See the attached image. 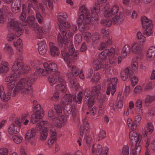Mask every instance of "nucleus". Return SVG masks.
Returning <instances> with one entry per match:
<instances>
[{"label": "nucleus", "instance_id": "1", "mask_svg": "<svg viewBox=\"0 0 155 155\" xmlns=\"http://www.w3.org/2000/svg\"><path fill=\"white\" fill-rule=\"evenodd\" d=\"M19 78V76L15 73L6 76L5 81L8 82V92L5 93L3 86H0V100L4 102L8 101L10 98L11 92H12V96H15L19 92L28 94L32 91L33 88L31 85L36 80V77H34L33 75L28 76L21 78L17 83Z\"/></svg>", "mask_w": 155, "mask_h": 155}, {"label": "nucleus", "instance_id": "2", "mask_svg": "<svg viewBox=\"0 0 155 155\" xmlns=\"http://www.w3.org/2000/svg\"><path fill=\"white\" fill-rule=\"evenodd\" d=\"M61 33L62 36L59 33L58 36V41L60 45H63L64 44L67 48H63L61 51V54L63 58L64 61L68 65H70L69 62L68 61V58L70 57L73 60L76 59L79 54L78 51L75 50L74 47L73 42L71 41H67V37L66 36L67 32L65 29L61 25H59Z\"/></svg>", "mask_w": 155, "mask_h": 155}, {"label": "nucleus", "instance_id": "3", "mask_svg": "<svg viewBox=\"0 0 155 155\" xmlns=\"http://www.w3.org/2000/svg\"><path fill=\"white\" fill-rule=\"evenodd\" d=\"M78 15V18L77 22L79 30L83 31L89 29V28L88 25L92 24L94 22L91 20L90 21H88L89 20L90 21L91 20V17L90 14V11L86 6L82 5L80 7Z\"/></svg>", "mask_w": 155, "mask_h": 155}, {"label": "nucleus", "instance_id": "4", "mask_svg": "<svg viewBox=\"0 0 155 155\" xmlns=\"http://www.w3.org/2000/svg\"><path fill=\"white\" fill-rule=\"evenodd\" d=\"M119 7L115 5L111 6L106 5L102 10L104 16L105 17L110 18L114 16L112 18L113 24H120L123 21L124 16V13L120 12L118 15H116L118 12Z\"/></svg>", "mask_w": 155, "mask_h": 155}, {"label": "nucleus", "instance_id": "5", "mask_svg": "<svg viewBox=\"0 0 155 155\" xmlns=\"http://www.w3.org/2000/svg\"><path fill=\"white\" fill-rule=\"evenodd\" d=\"M101 89V86L98 84L94 87L91 91L88 88L85 90L84 93V100L89 106H91L94 104V96L97 94Z\"/></svg>", "mask_w": 155, "mask_h": 155}, {"label": "nucleus", "instance_id": "6", "mask_svg": "<svg viewBox=\"0 0 155 155\" xmlns=\"http://www.w3.org/2000/svg\"><path fill=\"white\" fill-rule=\"evenodd\" d=\"M34 105L33 110L34 114L32 115L31 120V122L34 124L39 119L42 118L44 116L43 112L41 109V107L37 104V101L35 100L33 102Z\"/></svg>", "mask_w": 155, "mask_h": 155}, {"label": "nucleus", "instance_id": "7", "mask_svg": "<svg viewBox=\"0 0 155 155\" xmlns=\"http://www.w3.org/2000/svg\"><path fill=\"white\" fill-rule=\"evenodd\" d=\"M109 148L106 146H102L99 144H94L92 147V155H108Z\"/></svg>", "mask_w": 155, "mask_h": 155}, {"label": "nucleus", "instance_id": "8", "mask_svg": "<svg viewBox=\"0 0 155 155\" xmlns=\"http://www.w3.org/2000/svg\"><path fill=\"white\" fill-rule=\"evenodd\" d=\"M124 101V96L121 94H119L117 96V99L114 102H110L109 103V106L112 108L115 111L118 109H120L123 107Z\"/></svg>", "mask_w": 155, "mask_h": 155}, {"label": "nucleus", "instance_id": "9", "mask_svg": "<svg viewBox=\"0 0 155 155\" xmlns=\"http://www.w3.org/2000/svg\"><path fill=\"white\" fill-rule=\"evenodd\" d=\"M36 130L32 129L28 130L25 135V138L32 146H35L36 144V139L35 137L36 135Z\"/></svg>", "mask_w": 155, "mask_h": 155}, {"label": "nucleus", "instance_id": "10", "mask_svg": "<svg viewBox=\"0 0 155 155\" xmlns=\"http://www.w3.org/2000/svg\"><path fill=\"white\" fill-rule=\"evenodd\" d=\"M91 10V20L94 21H97L98 19V14L97 12L100 10V4L97 3H95L93 4L90 8ZM91 20H89L88 21H90Z\"/></svg>", "mask_w": 155, "mask_h": 155}, {"label": "nucleus", "instance_id": "11", "mask_svg": "<svg viewBox=\"0 0 155 155\" xmlns=\"http://www.w3.org/2000/svg\"><path fill=\"white\" fill-rule=\"evenodd\" d=\"M129 139L132 144H137L141 141L142 137L140 134H137L136 131L131 130L129 133Z\"/></svg>", "mask_w": 155, "mask_h": 155}, {"label": "nucleus", "instance_id": "12", "mask_svg": "<svg viewBox=\"0 0 155 155\" xmlns=\"http://www.w3.org/2000/svg\"><path fill=\"white\" fill-rule=\"evenodd\" d=\"M67 117L65 116L62 115L56 118L54 120L53 123L54 126L57 128H61L64 127L67 122Z\"/></svg>", "mask_w": 155, "mask_h": 155}, {"label": "nucleus", "instance_id": "13", "mask_svg": "<svg viewBox=\"0 0 155 155\" xmlns=\"http://www.w3.org/2000/svg\"><path fill=\"white\" fill-rule=\"evenodd\" d=\"M30 28L35 31L37 38L41 39L43 38V35L44 33L42 30V27L40 26L37 23H35L32 24Z\"/></svg>", "mask_w": 155, "mask_h": 155}, {"label": "nucleus", "instance_id": "14", "mask_svg": "<svg viewBox=\"0 0 155 155\" xmlns=\"http://www.w3.org/2000/svg\"><path fill=\"white\" fill-rule=\"evenodd\" d=\"M131 51L134 53L138 55L142 54L143 49L141 44L134 42L131 43Z\"/></svg>", "mask_w": 155, "mask_h": 155}, {"label": "nucleus", "instance_id": "15", "mask_svg": "<svg viewBox=\"0 0 155 155\" xmlns=\"http://www.w3.org/2000/svg\"><path fill=\"white\" fill-rule=\"evenodd\" d=\"M23 58L21 56H19L14 62L12 66V69L13 71L20 70L23 65Z\"/></svg>", "mask_w": 155, "mask_h": 155}, {"label": "nucleus", "instance_id": "16", "mask_svg": "<svg viewBox=\"0 0 155 155\" xmlns=\"http://www.w3.org/2000/svg\"><path fill=\"white\" fill-rule=\"evenodd\" d=\"M154 130V127L152 123L148 122L146 127H143L142 129V132L145 137L147 136L148 134H151Z\"/></svg>", "mask_w": 155, "mask_h": 155}, {"label": "nucleus", "instance_id": "17", "mask_svg": "<svg viewBox=\"0 0 155 155\" xmlns=\"http://www.w3.org/2000/svg\"><path fill=\"white\" fill-rule=\"evenodd\" d=\"M107 62L106 61H103L101 62L97 59L94 60L93 62L92 66L94 69L97 71L101 68L104 70V66H106Z\"/></svg>", "mask_w": 155, "mask_h": 155}, {"label": "nucleus", "instance_id": "18", "mask_svg": "<svg viewBox=\"0 0 155 155\" xmlns=\"http://www.w3.org/2000/svg\"><path fill=\"white\" fill-rule=\"evenodd\" d=\"M21 6V0H13L11 5L12 11L14 13H18L19 11Z\"/></svg>", "mask_w": 155, "mask_h": 155}, {"label": "nucleus", "instance_id": "19", "mask_svg": "<svg viewBox=\"0 0 155 155\" xmlns=\"http://www.w3.org/2000/svg\"><path fill=\"white\" fill-rule=\"evenodd\" d=\"M78 58L75 60H73L71 57H69L68 58V61L70 62V65H68L66 62L68 66L70 67L69 68V69L72 71L75 76H77L79 74L80 70L78 68H77L75 66L72 65V63L73 62L75 61Z\"/></svg>", "mask_w": 155, "mask_h": 155}, {"label": "nucleus", "instance_id": "20", "mask_svg": "<svg viewBox=\"0 0 155 155\" xmlns=\"http://www.w3.org/2000/svg\"><path fill=\"white\" fill-rule=\"evenodd\" d=\"M38 50L39 53L41 55H44L46 52L47 47L46 42L44 41L38 42Z\"/></svg>", "mask_w": 155, "mask_h": 155}, {"label": "nucleus", "instance_id": "21", "mask_svg": "<svg viewBox=\"0 0 155 155\" xmlns=\"http://www.w3.org/2000/svg\"><path fill=\"white\" fill-rule=\"evenodd\" d=\"M43 66L46 70L49 71L50 72H56L58 69L57 65L54 63H51L49 64L46 62L44 63L43 64Z\"/></svg>", "mask_w": 155, "mask_h": 155}, {"label": "nucleus", "instance_id": "22", "mask_svg": "<svg viewBox=\"0 0 155 155\" xmlns=\"http://www.w3.org/2000/svg\"><path fill=\"white\" fill-rule=\"evenodd\" d=\"M51 54L53 56L58 55L60 54V51L59 48L55 44L52 42H50L49 43Z\"/></svg>", "mask_w": 155, "mask_h": 155}, {"label": "nucleus", "instance_id": "23", "mask_svg": "<svg viewBox=\"0 0 155 155\" xmlns=\"http://www.w3.org/2000/svg\"><path fill=\"white\" fill-rule=\"evenodd\" d=\"M65 106L64 107L63 110V111L66 114L72 113L73 118H74L75 116L76 113L75 112V109L73 108L72 106L69 104H65Z\"/></svg>", "mask_w": 155, "mask_h": 155}, {"label": "nucleus", "instance_id": "24", "mask_svg": "<svg viewBox=\"0 0 155 155\" xmlns=\"http://www.w3.org/2000/svg\"><path fill=\"white\" fill-rule=\"evenodd\" d=\"M104 70L110 75H115L118 73L117 70L111 66L109 65L107 63L106 66H104Z\"/></svg>", "mask_w": 155, "mask_h": 155}, {"label": "nucleus", "instance_id": "25", "mask_svg": "<svg viewBox=\"0 0 155 155\" xmlns=\"http://www.w3.org/2000/svg\"><path fill=\"white\" fill-rule=\"evenodd\" d=\"M73 94L72 95L71 94H67L62 99L60 102V104L63 105L69 104V103L72 102L73 100Z\"/></svg>", "mask_w": 155, "mask_h": 155}, {"label": "nucleus", "instance_id": "26", "mask_svg": "<svg viewBox=\"0 0 155 155\" xmlns=\"http://www.w3.org/2000/svg\"><path fill=\"white\" fill-rule=\"evenodd\" d=\"M155 56V47L151 46L148 49L147 53L146 56L150 60L153 59Z\"/></svg>", "mask_w": 155, "mask_h": 155}, {"label": "nucleus", "instance_id": "27", "mask_svg": "<svg viewBox=\"0 0 155 155\" xmlns=\"http://www.w3.org/2000/svg\"><path fill=\"white\" fill-rule=\"evenodd\" d=\"M19 22L15 19H13L10 21L7 25V27L9 29H15L19 25Z\"/></svg>", "mask_w": 155, "mask_h": 155}, {"label": "nucleus", "instance_id": "28", "mask_svg": "<svg viewBox=\"0 0 155 155\" xmlns=\"http://www.w3.org/2000/svg\"><path fill=\"white\" fill-rule=\"evenodd\" d=\"M130 74L129 69L127 68L121 71L120 76L123 81L126 80Z\"/></svg>", "mask_w": 155, "mask_h": 155}, {"label": "nucleus", "instance_id": "29", "mask_svg": "<svg viewBox=\"0 0 155 155\" xmlns=\"http://www.w3.org/2000/svg\"><path fill=\"white\" fill-rule=\"evenodd\" d=\"M20 131L19 127L15 126L14 124H11L8 128V132L10 134H17Z\"/></svg>", "mask_w": 155, "mask_h": 155}, {"label": "nucleus", "instance_id": "30", "mask_svg": "<svg viewBox=\"0 0 155 155\" xmlns=\"http://www.w3.org/2000/svg\"><path fill=\"white\" fill-rule=\"evenodd\" d=\"M82 123L83 125L80 127V134L81 136L83 135L85 130H87L89 129V125L87 119L83 120Z\"/></svg>", "mask_w": 155, "mask_h": 155}, {"label": "nucleus", "instance_id": "31", "mask_svg": "<svg viewBox=\"0 0 155 155\" xmlns=\"http://www.w3.org/2000/svg\"><path fill=\"white\" fill-rule=\"evenodd\" d=\"M48 129L47 127H44L40 133L39 138L42 141H44L46 140L48 136Z\"/></svg>", "mask_w": 155, "mask_h": 155}, {"label": "nucleus", "instance_id": "32", "mask_svg": "<svg viewBox=\"0 0 155 155\" xmlns=\"http://www.w3.org/2000/svg\"><path fill=\"white\" fill-rule=\"evenodd\" d=\"M4 52L9 55H13L14 51L11 45L8 43H7L5 45L3 48Z\"/></svg>", "mask_w": 155, "mask_h": 155}, {"label": "nucleus", "instance_id": "33", "mask_svg": "<svg viewBox=\"0 0 155 155\" xmlns=\"http://www.w3.org/2000/svg\"><path fill=\"white\" fill-rule=\"evenodd\" d=\"M57 139L56 133L55 130L52 132L51 136L48 141V145L49 147H52L53 143Z\"/></svg>", "mask_w": 155, "mask_h": 155}, {"label": "nucleus", "instance_id": "34", "mask_svg": "<svg viewBox=\"0 0 155 155\" xmlns=\"http://www.w3.org/2000/svg\"><path fill=\"white\" fill-rule=\"evenodd\" d=\"M9 64L7 62L3 63L0 66V73H6L9 69Z\"/></svg>", "mask_w": 155, "mask_h": 155}, {"label": "nucleus", "instance_id": "35", "mask_svg": "<svg viewBox=\"0 0 155 155\" xmlns=\"http://www.w3.org/2000/svg\"><path fill=\"white\" fill-rule=\"evenodd\" d=\"M130 46L128 44H126L123 47L121 52V54L122 57L126 58L130 52Z\"/></svg>", "mask_w": 155, "mask_h": 155}, {"label": "nucleus", "instance_id": "36", "mask_svg": "<svg viewBox=\"0 0 155 155\" xmlns=\"http://www.w3.org/2000/svg\"><path fill=\"white\" fill-rule=\"evenodd\" d=\"M132 152L133 155H140L141 146L138 144H132Z\"/></svg>", "mask_w": 155, "mask_h": 155}, {"label": "nucleus", "instance_id": "37", "mask_svg": "<svg viewBox=\"0 0 155 155\" xmlns=\"http://www.w3.org/2000/svg\"><path fill=\"white\" fill-rule=\"evenodd\" d=\"M58 79V75L56 74H53L49 76L48 80L50 85L53 86L57 82Z\"/></svg>", "mask_w": 155, "mask_h": 155}, {"label": "nucleus", "instance_id": "38", "mask_svg": "<svg viewBox=\"0 0 155 155\" xmlns=\"http://www.w3.org/2000/svg\"><path fill=\"white\" fill-rule=\"evenodd\" d=\"M117 77H114L111 78H110L109 80L111 82L112 84V87L111 89V94L113 95L114 94L116 90V84L117 81Z\"/></svg>", "mask_w": 155, "mask_h": 155}, {"label": "nucleus", "instance_id": "39", "mask_svg": "<svg viewBox=\"0 0 155 155\" xmlns=\"http://www.w3.org/2000/svg\"><path fill=\"white\" fill-rule=\"evenodd\" d=\"M136 38L139 42H140L141 44H144L146 41V38L140 31H139L136 34Z\"/></svg>", "mask_w": 155, "mask_h": 155}, {"label": "nucleus", "instance_id": "40", "mask_svg": "<svg viewBox=\"0 0 155 155\" xmlns=\"http://www.w3.org/2000/svg\"><path fill=\"white\" fill-rule=\"evenodd\" d=\"M76 93L73 94V100L78 104H80L82 101L83 96V94L81 92H79L78 94L76 97Z\"/></svg>", "mask_w": 155, "mask_h": 155}, {"label": "nucleus", "instance_id": "41", "mask_svg": "<svg viewBox=\"0 0 155 155\" xmlns=\"http://www.w3.org/2000/svg\"><path fill=\"white\" fill-rule=\"evenodd\" d=\"M67 15L66 13H60L57 15V18L58 22L60 24L66 20L67 18Z\"/></svg>", "mask_w": 155, "mask_h": 155}, {"label": "nucleus", "instance_id": "42", "mask_svg": "<svg viewBox=\"0 0 155 155\" xmlns=\"http://www.w3.org/2000/svg\"><path fill=\"white\" fill-rule=\"evenodd\" d=\"M66 84H60L57 85L55 87L56 89L62 93H65L67 91Z\"/></svg>", "mask_w": 155, "mask_h": 155}, {"label": "nucleus", "instance_id": "43", "mask_svg": "<svg viewBox=\"0 0 155 155\" xmlns=\"http://www.w3.org/2000/svg\"><path fill=\"white\" fill-rule=\"evenodd\" d=\"M138 61L137 59L132 60L131 63V68L133 72H136L138 71Z\"/></svg>", "mask_w": 155, "mask_h": 155}, {"label": "nucleus", "instance_id": "44", "mask_svg": "<svg viewBox=\"0 0 155 155\" xmlns=\"http://www.w3.org/2000/svg\"><path fill=\"white\" fill-rule=\"evenodd\" d=\"M154 100H155V95H147L144 99V102L146 103H151Z\"/></svg>", "mask_w": 155, "mask_h": 155}, {"label": "nucleus", "instance_id": "45", "mask_svg": "<svg viewBox=\"0 0 155 155\" xmlns=\"http://www.w3.org/2000/svg\"><path fill=\"white\" fill-rule=\"evenodd\" d=\"M36 73L35 74H39L40 73L43 76H47L48 75V74L50 73L49 71L46 70H45L43 68H38L36 71Z\"/></svg>", "mask_w": 155, "mask_h": 155}, {"label": "nucleus", "instance_id": "46", "mask_svg": "<svg viewBox=\"0 0 155 155\" xmlns=\"http://www.w3.org/2000/svg\"><path fill=\"white\" fill-rule=\"evenodd\" d=\"M155 87V82L154 81H150L144 87V90L145 91H150Z\"/></svg>", "mask_w": 155, "mask_h": 155}, {"label": "nucleus", "instance_id": "47", "mask_svg": "<svg viewBox=\"0 0 155 155\" xmlns=\"http://www.w3.org/2000/svg\"><path fill=\"white\" fill-rule=\"evenodd\" d=\"M31 69L30 67L27 64L23 65L21 71L19 72L18 73V74H20L27 73L28 71H30Z\"/></svg>", "mask_w": 155, "mask_h": 155}, {"label": "nucleus", "instance_id": "48", "mask_svg": "<svg viewBox=\"0 0 155 155\" xmlns=\"http://www.w3.org/2000/svg\"><path fill=\"white\" fill-rule=\"evenodd\" d=\"M135 106L137 108H139L138 113L141 114L142 113V110L141 109L142 107V101L140 99L137 100L135 102Z\"/></svg>", "mask_w": 155, "mask_h": 155}, {"label": "nucleus", "instance_id": "49", "mask_svg": "<svg viewBox=\"0 0 155 155\" xmlns=\"http://www.w3.org/2000/svg\"><path fill=\"white\" fill-rule=\"evenodd\" d=\"M84 140L86 143L85 148L87 149H89L90 147V144L92 140V137L90 135H88L85 137Z\"/></svg>", "mask_w": 155, "mask_h": 155}, {"label": "nucleus", "instance_id": "50", "mask_svg": "<svg viewBox=\"0 0 155 155\" xmlns=\"http://www.w3.org/2000/svg\"><path fill=\"white\" fill-rule=\"evenodd\" d=\"M100 22L101 24L108 27L110 26L113 23L112 20L111 21L110 19H103L101 20Z\"/></svg>", "mask_w": 155, "mask_h": 155}, {"label": "nucleus", "instance_id": "51", "mask_svg": "<svg viewBox=\"0 0 155 155\" xmlns=\"http://www.w3.org/2000/svg\"><path fill=\"white\" fill-rule=\"evenodd\" d=\"M14 29L15 30V35L17 37H20L24 32L23 28L19 26Z\"/></svg>", "mask_w": 155, "mask_h": 155}, {"label": "nucleus", "instance_id": "52", "mask_svg": "<svg viewBox=\"0 0 155 155\" xmlns=\"http://www.w3.org/2000/svg\"><path fill=\"white\" fill-rule=\"evenodd\" d=\"M150 20L148 19L145 16H142L141 18V21L142 27H146V23L150 24Z\"/></svg>", "mask_w": 155, "mask_h": 155}, {"label": "nucleus", "instance_id": "53", "mask_svg": "<svg viewBox=\"0 0 155 155\" xmlns=\"http://www.w3.org/2000/svg\"><path fill=\"white\" fill-rule=\"evenodd\" d=\"M69 85L71 87L74 88L76 90H77L79 87L78 83L75 79L70 81Z\"/></svg>", "mask_w": 155, "mask_h": 155}, {"label": "nucleus", "instance_id": "54", "mask_svg": "<svg viewBox=\"0 0 155 155\" xmlns=\"http://www.w3.org/2000/svg\"><path fill=\"white\" fill-rule=\"evenodd\" d=\"M106 136L105 131L104 130H101L97 135V139L99 140H102Z\"/></svg>", "mask_w": 155, "mask_h": 155}, {"label": "nucleus", "instance_id": "55", "mask_svg": "<svg viewBox=\"0 0 155 155\" xmlns=\"http://www.w3.org/2000/svg\"><path fill=\"white\" fill-rule=\"evenodd\" d=\"M64 105H61L60 103L59 104H56L54 105V108L58 114H60L62 113V108L61 106L63 107Z\"/></svg>", "mask_w": 155, "mask_h": 155}, {"label": "nucleus", "instance_id": "56", "mask_svg": "<svg viewBox=\"0 0 155 155\" xmlns=\"http://www.w3.org/2000/svg\"><path fill=\"white\" fill-rule=\"evenodd\" d=\"M48 123V122L47 121H41L37 124L36 128L37 130H40Z\"/></svg>", "mask_w": 155, "mask_h": 155}, {"label": "nucleus", "instance_id": "57", "mask_svg": "<svg viewBox=\"0 0 155 155\" xmlns=\"http://www.w3.org/2000/svg\"><path fill=\"white\" fill-rule=\"evenodd\" d=\"M87 105H88L87 104ZM93 105H94L91 106H89L88 105V107H91V108L89 109L88 112H87V113H89L91 115L94 116L97 112V107L95 106H94L92 107Z\"/></svg>", "mask_w": 155, "mask_h": 155}, {"label": "nucleus", "instance_id": "58", "mask_svg": "<svg viewBox=\"0 0 155 155\" xmlns=\"http://www.w3.org/2000/svg\"><path fill=\"white\" fill-rule=\"evenodd\" d=\"M22 7L23 11L21 13L20 16V20L23 21H25V19L26 18V15L25 12H24V11L25 10V8L26 7L25 5L23 4L22 5Z\"/></svg>", "mask_w": 155, "mask_h": 155}, {"label": "nucleus", "instance_id": "59", "mask_svg": "<svg viewBox=\"0 0 155 155\" xmlns=\"http://www.w3.org/2000/svg\"><path fill=\"white\" fill-rule=\"evenodd\" d=\"M101 75L98 72L97 73L95 74L93 76L91 80L94 82H97L101 78Z\"/></svg>", "mask_w": 155, "mask_h": 155}, {"label": "nucleus", "instance_id": "60", "mask_svg": "<svg viewBox=\"0 0 155 155\" xmlns=\"http://www.w3.org/2000/svg\"><path fill=\"white\" fill-rule=\"evenodd\" d=\"M16 37V35L14 33L10 32L8 35L7 39L8 41H12L15 39Z\"/></svg>", "mask_w": 155, "mask_h": 155}, {"label": "nucleus", "instance_id": "61", "mask_svg": "<svg viewBox=\"0 0 155 155\" xmlns=\"http://www.w3.org/2000/svg\"><path fill=\"white\" fill-rule=\"evenodd\" d=\"M13 140L16 143H19L22 142L23 138L21 136L15 135L13 137Z\"/></svg>", "mask_w": 155, "mask_h": 155}, {"label": "nucleus", "instance_id": "62", "mask_svg": "<svg viewBox=\"0 0 155 155\" xmlns=\"http://www.w3.org/2000/svg\"><path fill=\"white\" fill-rule=\"evenodd\" d=\"M9 150L6 147H3L0 148V155H8Z\"/></svg>", "mask_w": 155, "mask_h": 155}, {"label": "nucleus", "instance_id": "63", "mask_svg": "<svg viewBox=\"0 0 155 155\" xmlns=\"http://www.w3.org/2000/svg\"><path fill=\"white\" fill-rule=\"evenodd\" d=\"M38 64L39 62L36 59H32L30 61V64L31 66L34 68H36V71L37 69L39 68L38 67Z\"/></svg>", "mask_w": 155, "mask_h": 155}, {"label": "nucleus", "instance_id": "64", "mask_svg": "<svg viewBox=\"0 0 155 155\" xmlns=\"http://www.w3.org/2000/svg\"><path fill=\"white\" fill-rule=\"evenodd\" d=\"M109 32L108 29H106L105 28H103L101 30V35L104 38L107 37Z\"/></svg>", "mask_w": 155, "mask_h": 155}]
</instances>
